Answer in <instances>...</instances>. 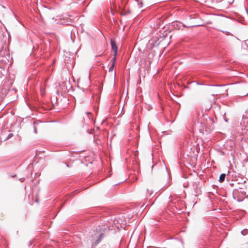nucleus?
<instances>
[{
	"instance_id": "nucleus-11",
	"label": "nucleus",
	"mask_w": 248,
	"mask_h": 248,
	"mask_svg": "<svg viewBox=\"0 0 248 248\" xmlns=\"http://www.w3.org/2000/svg\"><path fill=\"white\" fill-rule=\"evenodd\" d=\"M39 89H40V92L41 93V95L43 96H44L45 95L46 90H45V88L43 87V86L42 85V83L39 85Z\"/></svg>"
},
{
	"instance_id": "nucleus-34",
	"label": "nucleus",
	"mask_w": 248,
	"mask_h": 248,
	"mask_svg": "<svg viewBox=\"0 0 248 248\" xmlns=\"http://www.w3.org/2000/svg\"><path fill=\"white\" fill-rule=\"evenodd\" d=\"M140 82H141V79H140V80H139V81L138 82V84H139Z\"/></svg>"
},
{
	"instance_id": "nucleus-26",
	"label": "nucleus",
	"mask_w": 248,
	"mask_h": 248,
	"mask_svg": "<svg viewBox=\"0 0 248 248\" xmlns=\"http://www.w3.org/2000/svg\"><path fill=\"white\" fill-rule=\"evenodd\" d=\"M227 78H241V77H239V76H231V77H227Z\"/></svg>"
},
{
	"instance_id": "nucleus-25",
	"label": "nucleus",
	"mask_w": 248,
	"mask_h": 248,
	"mask_svg": "<svg viewBox=\"0 0 248 248\" xmlns=\"http://www.w3.org/2000/svg\"><path fill=\"white\" fill-rule=\"evenodd\" d=\"M56 94L57 95H59L60 94V89H58L56 91Z\"/></svg>"
},
{
	"instance_id": "nucleus-20",
	"label": "nucleus",
	"mask_w": 248,
	"mask_h": 248,
	"mask_svg": "<svg viewBox=\"0 0 248 248\" xmlns=\"http://www.w3.org/2000/svg\"><path fill=\"white\" fill-rule=\"evenodd\" d=\"M33 125H34V126H33V131H34V133L37 134V128H36V126L35 125V122H33Z\"/></svg>"
},
{
	"instance_id": "nucleus-30",
	"label": "nucleus",
	"mask_w": 248,
	"mask_h": 248,
	"mask_svg": "<svg viewBox=\"0 0 248 248\" xmlns=\"http://www.w3.org/2000/svg\"><path fill=\"white\" fill-rule=\"evenodd\" d=\"M233 0H232V1L231 0H230V1H228V2L230 3V4H232L233 2Z\"/></svg>"
},
{
	"instance_id": "nucleus-39",
	"label": "nucleus",
	"mask_w": 248,
	"mask_h": 248,
	"mask_svg": "<svg viewBox=\"0 0 248 248\" xmlns=\"http://www.w3.org/2000/svg\"><path fill=\"white\" fill-rule=\"evenodd\" d=\"M214 86H220V85H214Z\"/></svg>"
},
{
	"instance_id": "nucleus-23",
	"label": "nucleus",
	"mask_w": 248,
	"mask_h": 248,
	"mask_svg": "<svg viewBox=\"0 0 248 248\" xmlns=\"http://www.w3.org/2000/svg\"><path fill=\"white\" fill-rule=\"evenodd\" d=\"M64 204V203H61L60 205L58 206V208H59V210L63 206Z\"/></svg>"
},
{
	"instance_id": "nucleus-42",
	"label": "nucleus",
	"mask_w": 248,
	"mask_h": 248,
	"mask_svg": "<svg viewBox=\"0 0 248 248\" xmlns=\"http://www.w3.org/2000/svg\"><path fill=\"white\" fill-rule=\"evenodd\" d=\"M204 78H209V77H207V76H204Z\"/></svg>"
},
{
	"instance_id": "nucleus-31",
	"label": "nucleus",
	"mask_w": 248,
	"mask_h": 248,
	"mask_svg": "<svg viewBox=\"0 0 248 248\" xmlns=\"http://www.w3.org/2000/svg\"><path fill=\"white\" fill-rule=\"evenodd\" d=\"M233 0H232V1L231 0H230V1H228V2L230 3V4H232L233 2Z\"/></svg>"
},
{
	"instance_id": "nucleus-32",
	"label": "nucleus",
	"mask_w": 248,
	"mask_h": 248,
	"mask_svg": "<svg viewBox=\"0 0 248 248\" xmlns=\"http://www.w3.org/2000/svg\"><path fill=\"white\" fill-rule=\"evenodd\" d=\"M196 84H197V85H202V83H199V82H196Z\"/></svg>"
},
{
	"instance_id": "nucleus-14",
	"label": "nucleus",
	"mask_w": 248,
	"mask_h": 248,
	"mask_svg": "<svg viewBox=\"0 0 248 248\" xmlns=\"http://www.w3.org/2000/svg\"><path fill=\"white\" fill-rule=\"evenodd\" d=\"M135 1L137 3L139 8H141L142 7L143 5L142 0H135Z\"/></svg>"
},
{
	"instance_id": "nucleus-19",
	"label": "nucleus",
	"mask_w": 248,
	"mask_h": 248,
	"mask_svg": "<svg viewBox=\"0 0 248 248\" xmlns=\"http://www.w3.org/2000/svg\"><path fill=\"white\" fill-rule=\"evenodd\" d=\"M242 119L244 120V122H245L244 120H247V122H248V116L246 115H243V116H242Z\"/></svg>"
},
{
	"instance_id": "nucleus-24",
	"label": "nucleus",
	"mask_w": 248,
	"mask_h": 248,
	"mask_svg": "<svg viewBox=\"0 0 248 248\" xmlns=\"http://www.w3.org/2000/svg\"><path fill=\"white\" fill-rule=\"evenodd\" d=\"M233 145H234V143H232V142L230 143V150L233 148Z\"/></svg>"
},
{
	"instance_id": "nucleus-2",
	"label": "nucleus",
	"mask_w": 248,
	"mask_h": 248,
	"mask_svg": "<svg viewBox=\"0 0 248 248\" xmlns=\"http://www.w3.org/2000/svg\"><path fill=\"white\" fill-rule=\"evenodd\" d=\"M0 57H1L2 58L1 60H0V68H5V65H10L11 64V62L10 63L9 62V58L10 57V55L9 53H6V56H3L2 54L0 52Z\"/></svg>"
},
{
	"instance_id": "nucleus-12",
	"label": "nucleus",
	"mask_w": 248,
	"mask_h": 248,
	"mask_svg": "<svg viewBox=\"0 0 248 248\" xmlns=\"http://www.w3.org/2000/svg\"><path fill=\"white\" fill-rule=\"evenodd\" d=\"M226 175L225 173H221L219 177V182L220 183H222L224 181Z\"/></svg>"
},
{
	"instance_id": "nucleus-38",
	"label": "nucleus",
	"mask_w": 248,
	"mask_h": 248,
	"mask_svg": "<svg viewBox=\"0 0 248 248\" xmlns=\"http://www.w3.org/2000/svg\"><path fill=\"white\" fill-rule=\"evenodd\" d=\"M196 26H197V25L191 26L190 27H196Z\"/></svg>"
},
{
	"instance_id": "nucleus-3",
	"label": "nucleus",
	"mask_w": 248,
	"mask_h": 248,
	"mask_svg": "<svg viewBox=\"0 0 248 248\" xmlns=\"http://www.w3.org/2000/svg\"><path fill=\"white\" fill-rule=\"evenodd\" d=\"M110 44L111 50L113 52V57L112 58L113 61H114V60H116V57L117 55L118 48L115 40L112 38H110Z\"/></svg>"
},
{
	"instance_id": "nucleus-44",
	"label": "nucleus",
	"mask_w": 248,
	"mask_h": 248,
	"mask_svg": "<svg viewBox=\"0 0 248 248\" xmlns=\"http://www.w3.org/2000/svg\"><path fill=\"white\" fill-rule=\"evenodd\" d=\"M114 79H115V78H114ZM115 80H114V84H115Z\"/></svg>"
},
{
	"instance_id": "nucleus-9",
	"label": "nucleus",
	"mask_w": 248,
	"mask_h": 248,
	"mask_svg": "<svg viewBox=\"0 0 248 248\" xmlns=\"http://www.w3.org/2000/svg\"><path fill=\"white\" fill-rule=\"evenodd\" d=\"M120 14L122 16H126L130 14V11L126 8H122L120 12Z\"/></svg>"
},
{
	"instance_id": "nucleus-1",
	"label": "nucleus",
	"mask_w": 248,
	"mask_h": 248,
	"mask_svg": "<svg viewBox=\"0 0 248 248\" xmlns=\"http://www.w3.org/2000/svg\"><path fill=\"white\" fill-rule=\"evenodd\" d=\"M232 195L234 199L237 198L238 202H242L245 198L248 197V189L246 187H239L233 190Z\"/></svg>"
},
{
	"instance_id": "nucleus-13",
	"label": "nucleus",
	"mask_w": 248,
	"mask_h": 248,
	"mask_svg": "<svg viewBox=\"0 0 248 248\" xmlns=\"http://www.w3.org/2000/svg\"><path fill=\"white\" fill-rule=\"evenodd\" d=\"M85 219L86 220H89L91 222L95 220L94 218V217L92 216L91 215H88L86 217H85Z\"/></svg>"
},
{
	"instance_id": "nucleus-4",
	"label": "nucleus",
	"mask_w": 248,
	"mask_h": 248,
	"mask_svg": "<svg viewBox=\"0 0 248 248\" xmlns=\"http://www.w3.org/2000/svg\"><path fill=\"white\" fill-rule=\"evenodd\" d=\"M59 86L60 87V90H61L62 92L66 93L68 91V89L71 88V85H70V80L67 81H63L61 83H59Z\"/></svg>"
},
{
	"instance_id": "nucleus-5",
	"label": "nucleus",
	"mask_w": 248,
	"mask_h": 248,
	"mask_svg": "<svg viewBox=\"0 0 248 248\" xmlns=\"http://www.w3.org/2000/svg\"><path fill=\"white\" fill-rule=\"evenodd\" d=\"M116 60H114V61H113V58H112V59L110 60V61L109 62L110 66H109V67L108 68V72H114V73H113L114 78H116V72L114 70V67L116 63Z\"/></svg>"
},
{
	"instance_id": "nucleus-16",
	"label": "nucleus",
	"mask_w": 248,
	"mask_h": 248,
	"mask_svg": "<svg viewBox=\"0 0 248 248\" xmlns=\"http://www.w3.org/2000/svg\"><path fill=\"white\" fill-rule=\"evenodd\" d=\"M241 233L242 235L245 236L248 234V229H244L241 231Z\"/></svg>"
},
{
	"instance_id": "nucleus-27",
	"label": "nucleus",
	"mask_w": 248,
	"mask_h": 248,
	"mask_svg": "<svg viewBox=\"0 0 248 248\" xmlns=\"http://www.w3.org/2000/svg\"><path fill=\"white\" fill-rule=\"evenodd\" d=\"M71 40L72 41V42H75V40L72 37V36H71Z\"/></svg>"
},
{
	"instance_id": "nucleus-45",
	"label": "nucleus",
	"mask_w": 248,
	"mask_h": 248,
	"mask_svg": "<svg viewBox=\"0 0 248 248\" xmlns=\"http://www.w3.org/2000/svg\"><path fill=\"white\" fill-rule=\"evenodd\" d=\"M246 76H247V78H248V75H246Z\"/></svg>"
},
{
	"instance_id": "nucleus-29",
	"label": "nucleus",
	"mask_w": 248,
	"mask_h": 248,
	"mask_svg": "<svg viewBox=\"0 0 248 248\" xmlns=\"http://www.w3.org/2000/svg\"><path fill=\"white\" fill-rule=\"evenodd\" d=\"M87 79L88 80V82L90 83L91 82L90 78H87Z\"/></svg>"
},
{
	"instance_id": "nucleus-8",
	"label": "nucleus",
	"mask_w": 248,
	"mask_h": 248,
	"mask_svg": "<svg viewBox=\"0 0 248 248\" xmlns=\"http://www.w3.org/2000/svg\"><path fill=\"white\" fill-rule=\"evenodd\" d=\"M96 88L98 90V91H97V93H96V94L97 95V98H96V102H99L100 99V95L101 93V91H102V90L103 88V84L99 82L98 85L97 86H96Z\"/></svg>"
},
{
	"instance_id": "nucleus-41",
	"label": "nucleus",
	"mask_w": 248,
	"mask_h": 248,
	"mask_svg": "<svg viewBox=\"0 0 248 248\" xmlns=\"http://www.w3.org/2000/svg\"><path fill=\"white\" fill-rule=\"evenodd\" d=\"M77 80L78 81V80H79L80 79V78H77Z\"/></svg>"
},
{
	"instance_id": "nucleus-6",
	"label": "nucleus",
	"mask_w": 248,
	"mask_h": 248,
	"mask_svg": "<svg viewBox=\"0 0 248 248\" xmlns=\"http://www.w3.org/2000/svg\"><path fill=\"white\" fill-rule=\"evenodd\" d=\"M104 237V234L101 233L99 236L97 237V238L94 240L92 242V248H94L97 246V245L102 241L103 238Z\"/></svg>"
},
{
	"instance_id": "nucleus-7",
	"label": "nucleus",
	"mask_w": 248,
	"mask_h": 248,
	"mask_svg": "<svg viewBox=\"0 0 248 248\" xmlns=\"http://www.w3.org/2000/svg\"><path fill=\"white\" fill-rule=\"evenodd\" d=\"M171 26L173 28L177 30L181 29V27H184V25L182 24V23L180 22H177V21L172 22L171 23Z\"/></svg>"
},
{
	"instance_id": "nucleus-18",
	"label": "nucleus",
	"mask_w": 248,
	"mask_h": 248,
	"mask_svg": "<svg viewBox=\"0 0 248 248\" xmlns=\"http://www.w3.org/2000/svg\"><path fill=\"white\" fill-rule=\"evenodd\" d=\"M147 192L150 197H151L154 193V191L153 190L150 189H148Z\"/></svg>"
},
{
	"instance_id": "nucleus-22",
	"label": "nucleus",
	"mask_w": 248,
	"mask_h": 248,
	"mask_svg": "<svg viewBox=\"0 0 248 248\" xmlns=\"http://www.w3.org/2000/svg\"><path fill=\"white\" fill-rule=\"evenodd\" d=\"M220 31L225 33L226 35H230L231 34L230 32L228 31H222V30H221Z\"/></svg>"
},
{
	"instance_id": "nucleus-40",
	"label": "nucleus",
	"mask_w": 248,
	"mask_h": 248,
	"mask_svg": "<svg viewBox=\"0 0 248 248\" xmlns=\"http://www.w3.org/2000/svg\"><path fill=\"white\" fill-rule=\"evenodd\" d=\"M246 113H248V108L246 110Z\"/></svg>"
},
{
	"instance_id": "nucleus-28",
	"label": "nucleus",
	"mask_w": 248,
	"mask_h": 248,
	"mask_svg": "<svg viewBox=\"0 0 248 248\" xmlns=\"http://www.w3.org/2000/svg\"><path fill=\"white\" fill-rule=\"evenodd\" d=\"M24 180V178H21L19 179L21 182H23Z\"/></svg>"
},
{
	"instance_id": "nucleus-33",
	"label": "nucleus",
	"mask_w": 248,
	"mask_h": 248,
	"mask_svg": "<svg viewBox=\"0 0 248 248\" xmlns=\"http://www.w3.org/2000/svg\"><path fill=\"white\" fill-rule=\"evenodd\" d=\"M54 99H55L56 103H57V101H58L57 97H56Z\"/></svg>"
},
{
	"instance_id": "nucleus-15",
	"label": "nucleus",
	"mask_w": 248,
	"mask_h": 248,
	"mask_svg": "<svg viewBox=\"0 0 248 248\" xmlns=\"http://www.w3.org/2000/svg\"><path fill=\"white\" fill-rule=\"evenodd\" d=\"M93 142L96 144V145H101L102 144V142L100 140V139H94V140H93Z\"/></svg>"
},
{
	"instance_id": "nucleus-37",
	"label": "nucleus",
	"mask_w": 248,
	"mask_h": 248,
	"mask_svg": "<svg viewBox=\"0 0 248 248\" xmlns=\"http://www.w3.org/2000/svg\"><path fill=\"white\" fill-rule=\"evenodd\" d=\"M16 176V175L11 176V177L14 178Z\"/></svg>"
},
{
	"instance_id": "nucleus-36",
	"label": "nucleus",
	"mask_w": 248,
	"mask_h": 248,
	"mask_svg": "<svg viewBox=\"0 0 248 248\" xmlns=\"http://www.w3.org/2000/svg\"><path fill=\"white\" fill-rule=\"evenodd\" d=\"M248 94V93L247 94H244V95H242V97H243V96H247Z\"/></svg>"
},
{
	"instance_id": "nucleus-35",
	"label": "nucleus",
	"mask_w": 248,
	"mask_h": 248,
	"mask_svg": "<svg viewBox=\"0 0 248 248\" xmlns=\"http://www.w3.org/2000/svg\"><path fill=\"white\" fill-rule=\"evenodd\" d=\"M72 79H73L74 82H76V78H72Z\"/></svg>"
},
{
	"instance_id": "nucleus-43",
	"label": "nucleus",
	"mask_w": 248,
	"mask_h": 248,
	"mask_svg": "<svg viewBox=\"0 0 248 248\" xmlns=\"http://www.w3.org/2000/svg\"><path fill=\"white\" fill-rule=\"evenodd\" d=\"M51 102H52V104H53V101L52 99H51Z\"/></svg>"
},
{
	"instance_id": "nucleus-21",
	"label": "nucleus",
	"mask_w": 248,
	"mask_h": 248,
	"mask_svg": "<svg viewBox=\"0 0 248 248\" xmlns=\"http://www.w3.org/2000/svg\"><path fill=\"white\" fill-rule=\"evenodd\" d=\"M13 136V134L12 133H10L7 137L6 140H8L12 138Z\"/></svg>"
},
{
	"instance_id": "nucleus-10",
	"label": "nucleus",
	"mask_w": 248,
	"mask_h": 248,
	"mask_svg": "<svg viewBox=\"0 0 248 248\" xmlns=\"http://www.w3.org/2000/svg\"><path fill=\"white\" fill-rule=\"evenodd\" d=\"M209 244L207 242L202 241L199 245V248H208Z\"/></svg>"
},
{
	"instance_id": "nucleus-17",
	"label": "nucleus",
	"mask_w": 248,
	"mask_h": 248,
	"mask_svg": "<svg viewBox=\"0 0 248 248\" xmlns=\"http://www.w3.org/2000/svg\"><path fill=\"white\" fill-rule=\"evenodd\" d=\"M244 45L247 47H248V39L247 40H245L244 43L242 44V47H243L244 48Z\"/></svg>"
}]
</instances>
